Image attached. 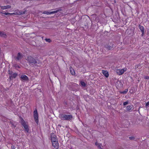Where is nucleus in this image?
Listing matches in <instances>:
<instances>
[{
  "label": "nucleus",
  "mask_w": 149,
  "mask_h": 149,
  "mask_svg": "<svg viewBox=\"0 0 149 149\" xmlns=\"http://www.w3.org/2000/svg\"><path fill=\"white\" fill-rule=\"evenodd\" d=\"M59 118L62 120H70L72 118V116L71 115L61 114L59 115Z\"/></svg>",
  "instance_id": "nucleus-1"
},
{
  "label": "nucleus",
  "mask_w": 149,
  "mask_h": 149,
  "mask_svg": "<svg viewBox=\"0 0 149 149\" xmlns=\"http://www.w3.org/2000/svg\"><path fill=\"white\" fill-rule=\"evenodd\" d=\"M33 117L36 122L38 124V117L37 111L36 109L33 111Z\"/></svg>",
  "instance_id": "nucleus-2"
},
{
  "label": "nucleus",
  "mask_w": 149,
  "mask_h": 149,
  "mask_svg": "<svg viewBox=\"0 0 149 149\" xmlns=\"http://www.w3.org/2000/svg\"><path fill=\"white\" fill-rule=\"evenodd\" d=\"M4 15H20L21 14H24L25 13L23 12H22L20 11H18L17 12H15L13 13H2Z\"/></svg>",
  "instance_id": "nucleus-3"
},
{
  "label": "nucleus",
  "mask_w": 149,
  "mask_h": 149,
  "mask_svg": "<svg viewBox=\"0 0 149 149\" xmlns=\"http://www.w3.org/2000/svg\"><path fill=\"white\" fill-rule=\"evenodd\" d=\"M26 59L30 63H37L35 59L33 58L30 56H28L27 58H26Z\"/></svg>",
  "instance_id": "nucleus-4"
},
{
  "label": "nucleus",
  "mask_w": 149,
  "mask_h": 149,
  "mask_svg": "<svg viewBox=\"0 0 149 149\" xmlns=\"http://www.w3.org/2000/svg\"><path fill=\"white\" fill-rule=\"evenodd\" d=\"M127 70V68H125L122 69H117L116 70V73L119 75L122 74Z\"/></svg>",
  "instance_id": "nucleus-5"
},
{
  "label": "nucleus",
  "mask_w": 149,
  "mask_h": 149,
  "mask_svg": "<svg viewBox=\"0 0 149 149\" xmlns=\"http://www.w3.org/2000/svg\"><path fill=\"white\" fill-rule=\"evenodd\" d=\"M21 123L24 127L25 129V130L27 132H28L29 129L28 126L27 125L25 121L23 119H22L21 120Z\"/></svg>",
  "instance_id": "nucleus-6"
},
{
  "label": "nucleus",
  "mask_w": 149,
  "mask_h": 149,
  "mask_svg": "<svg viewBox=\"0 0 149 149\" xmlns=\"http://www.w3.org/2000/svg\"><path fill=\"white\" fill-rule=\"evenodd\" d=\"M51 139L52 142L58 141L56 136L54 133H51Z\"/></svg>",
  "instance_id": "nucleus-7"
},
{
  "label": "nucleus",
  "mask_w": 149,
  "mask_h": 149,
  "mask_svg": "<svg viewBox=\"0 0 149 149\" xmlns=\"http://www.w3.org/2000/svg\"><path fill=\"white\" fill-rule=\"evenodd\" d=\"M61 10H58L55 11H44L43 12V14H46L47 15H50L51 14H52L55 13H57L59 11Z\"/></svg>",
  "instance_id": "nucleus-8"
},
{
  "label": "nucleus",
  "mask_w": 149,
  "mask_h": 149,
  "mask_svg": "<svg viewBox=\"0 0 149 149\" xmlns=\"http://www.w3.org/2000/svg\"><path fill=\"white\" fill-rule=\"evenodd\" d=\"M52 144L53 146L56 149H58V148L59 145L58 141L52 142Z\"/></svg>",
  "instance_id": "nucleus-9"
},
{
  "label": "nucleus",
  "mask_w": 149,
  "mask_h": 149,
  "mask_svg": "<svg viewBox=\"0 0 149 149\" xmlns=\"http://www.w3.org/2000/svg\"><path fill=\"white\" fill-rule=\"evenodd\" d=\"M20 78L24 81H27L28 80V77L24 74H22Z\"/></svg>",
  "instance_id": "nucleus-10"
},
{
  "label": "nucleus",
  "mask_w": 149,
  "mask_h": 149,
  "mask_svg": "<svg viewBox=\"0 0 149 149\" xmlns=\"http://www.w3.org/2000/svg\"><path fill=\"white\" fill-rule=\"evenodd\" d=\"M0 36L1 37L6 38V35L5 33L4 32L0 31Z\"/></svg>",
  "instance_id": "nucleus-11"
},
{
  "label": "nucleus",
  "mask_w": 149,
  "mask_h": 149,
  "mask_svg": "<svg viewBox=\"0 0 149 149\" xmlns=\"http://www.w3.org/2000/svg\"><path fill=\"white\" fill-rule=\"evenodd\" d=\"M1 7L2 9L5 10L10 8H11V6H10L7 5L4 6H1Z\"/></svg>",
  "instance_id": "nucleus-12"
},
{
  "label": "nucleus",
  "mask_w": 149,
  "mask_h": 149,
  "mask_svg": "<svg viewBox=\"0 0 149 149\" xmlns=\"http://www.w3.org/2000/svg\"><path fill=\"white\" fill-rule=\"evenodd\" d=\"M102 73L106 77H108L109 75L107 71L102 70Z\"/></svg>",
  "instance_id": "nucleus-13"
},
{
  "label": "nucleus",
  "mask_w": 149,
  "mask_h": 149,
  "mask_svg": "<svg viewBox=\"0 0 149 149\" xmlns=\"http://www.w3.org/2000/svg\"><path fill=\"white\" fill-rule=\"evenodd\" d=\"M70 71L71 74L72 75H74L75 74V72L74 70L72 67H70Z\"/></svg>",
  "instance_id": "nucleus-14"
},
{
  "label": "nucleus",
  "mask_w": 149,
  "mask_h": 149,
  "mask_svg": "<svg viewBox=\"0 0 149 149\" xmlns=\"http://www.w3.org/2000/svg\"><path fill=\"white\" fill-rule=\"evenodd\" d=\"M22 55L19 53L17 54V56L16 58L17 60H19L20 59L22 58Z\"/></svg>",
  "instance_id": "nucleus-15"
},
{
  "label": "nucleus",
  "mask_w": 149,
  "mask_h": 149,
  "mask_svg": "<svg viewBox=\"0 0 149 149\" xmlns=\"http://www.w3.org/2000/svg\"><path fill=\"white\" fill-rule=\"evenodd\" d=\"M17 76V74L16 73H14L10 77V79L15 78Z\"/></svg>",
  "instance_id": "nucleus-16"
},
{
  "label": "nucleus",
  "mask_w": 149,
  "mask_h": 149,
  "mask_svg": "<svg viewBox=\"0 0 149 149\" xmlns=\"http://www.w3.org/2000/svg\"><path fill=\"white\" fill-rule=\"evenodd\" d=\"M132 105H129L127 106L126 108V109L127 111H129L132 109Z\"/></svg>",
  "instance_id": "nucleus-17"
},
{
  "label": "nucleus",
  "mask_w": 149,
  "mask_h": 149,
  "mask_svg": "<svg viewBox=\"0 0 149 149\" xmlns=\"http://www.w3.org/2000/svg\"><path fill=\"white\" fill-rule=\"evenodd\" d=\"M139 29L141 30V31L142 32H143L144 31V28L142 26H139Z\"/></svg>",
  "instance_id": "nucleus-18"
},
{
  "label": "nucleus",
  "mask_w": 149,
  "mask_h": 149,
  "mask_svg": "<svg viewBox=\"0 0 149 149\" xmlns=\"http://www.w3.org/2000/svg\"><path fill=\"white\" fill-rule=\"evenodd\" d=\"M95 145L97 146V147L100 149H103L102 148H101L100 145V144H99V143H97V142H96L95 143Z\"/></svg>",
  "instance_id": "nucleus-19"
},
{
  "label": "nucleus",
  "mask_w": 149,
  "mask_h": 149,
  "mask_svg": "<svg viewBox=\"0 0 149 149\" xmlns=\"http://www.w3.org/2000/svg\"><path fill=\"white\" fill-rule=\"evenodd\" d=\"M128 91V90L127 89H125V91H122V92H121V93H123V94H125Z\"/></svg>",
  "instance_id": "nucleus-20"
},
{
  "label": "nucleus",
  "mask_w": 149,
  "mask_h": 149,
  "mask_svg": "<svg viewBox=\"0 0 149 149\" xmlns=\"http://www.w3.org/2000/svg\"><path fill=\"white\" fill-rule=\"evenodd\" d=\"M81 85L83 86H85L86 85L85 83L83 81H81Z\"/></svg>",
  "instance_id": "nucleus-21"
},
{
  "label": "nucleus",
  "mask_w": 149,
  "mask_h": 149,
  "mask_svg": "<svg viewBox=\"0 0 149 149\" xmlns=\"http://www.w3.org/2000/svg\"><path fill=\"white\" fill-rule=\"evenodd\" d=\"M45 40L47 42H51V40L50 39H47V38H46L45 39Z\"/></svg>",
  "instance_id": "nucleus-22"
},
{
  "label": "nucleus",
  "mask_w": 149,
  "mask_h": 149,
  "mask_svg": "<svg viewBox=\"0 0 149 149\" xmlns=\"http://www.w3.org/2000/svg\"><path fill=\"white\" fill-rule=\"evenodd\" d=\"M107 47L109 49H111L112 48V47L109 45H107Z\"/></svg>",
  "instance_id": "nucleus-23"
},
{
  "label": "nucleus",
  "mask_w": 149,
  "mask_h": 149,
  "mask_svg": "<svg viewBox=\"0 0 149 149\" xmlns=\"http://www.w3.org/2000/svg\"><path fill=\"white\" fill-rule=\"evenodd\" d=\"M128 104V102H127V101L123 103V105L124 106H125V105H127Z\"/></svg>",
  "instance_id": "nucleus-24"
},
{
  "label": "nucleus",
  "mask_w": 149,
  "mask_h": 149,
  "mask_svg": "<svg viewBox=\"0 0 149 149\" xmlns=\"http://www.w3.org/2000/svg\"><path fill=\"white\" fill-rule=\"evenodd\" d=\"M144 78L146 79H149V76H145L144 77Z\"/></svg>",
  "instance_id": "nucleus-25"
},
{
  "label": "nucleus",
  "mask_w": 149,
  "mask_h": 149,
  "mask_svg": "<svg viewBox=\"0 0 149 149\" xmlns=\"http://www.w3.org/2000/svg\"><path fill=\"white\" fill-rule=\"evenodd\" d=\"M149 105V102H147L146 104V106H148Z\"/></svg>",
  "instance_id": "nucleus-26"
},
{
  "label": "nucleus",
  "mask_w": 149,
  "mask_h": 149,
  "mask_svg": "<svg viewBox=\"0 0 149 149\" xmlns=\"http://www.w3.org/2000/svg\"><path fill=\"white\" fill-rule=\"evenodd\" d=\"M133 138H134L133 137H132V136L129 137L130 139H131V140L133 139Z\"/></svg>",
  "instance_id": "nucleus-27"
},
{
  "label": "nucleus",
  "mask_w": 149,
  "mask_h": 149,
  "mask_svg": "<svg viewBox=\"0 0 149 149\" xmlns=\"http://www.w3.org/2000/svg\"><path fill=\"white\" fill-rule=\"evenodd\" d=\"M11 149H14L13 148H12Z\"/></svg>",
  "instance_id": "nucleus-28"
},
{
  "label": "nucleus",
  "mask_w": 149,
  "mask_h": 149,
  "mask_svg": "<svg viewBox=\"0 0 149 149\" xmlns=\"http://www.w3.org/2000/svg\"><path fill=\"white\" fill-rule=\"evenodd\" d=\"M70 149H72L71 148Z\"/></svg>",
  "instance_id": "nucleus-29"
}]
</instances>
